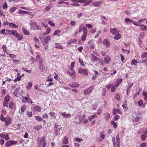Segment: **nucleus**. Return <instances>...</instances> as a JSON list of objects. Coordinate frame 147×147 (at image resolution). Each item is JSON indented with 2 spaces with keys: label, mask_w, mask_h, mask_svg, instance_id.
I'll return each mask as SVG.
<instances>
[{
  "label": "nucleus",
  "mask_w": 147,
  "mask_h": 147,
  "mask_svg": "<svg viewBox=\"0 0 147 147\" xmlns=\"http://www.w3.org/2000/svg\"><path fill=\"white\" fill-rule=\"evenodd\" d=\"M30 28L34 30H41L42 28L37 25L33 20H31L30 22Z\"/></svg>",
  "instance_id": "f257e3e1"
},
{
  "label": "nucleus",
  "mask_w": 147,
  "mask_h": 147,
  "mask_svg": "<svg viewBox=\"0 0 147 147\" xmlns=\"http://www.w3.org/2000/svg\"><path fill=\"white\" fill-rule=\"evenodd\" d=\"M45 140V136L42 137L40 139L39 138H38L37 144L40 147L41 145H42V147H45V146L46 142Z\"/></svg>",
  "instance_id": "f03ea898"
},
{
  "label": "nucleus",
  "mask_w": 147,
  "mask_h": 147,
  "mask_svg": "<svg viewBox=\"0 0 147 147\" xmlns=\"http://www.w3.org/2000/svg\"><path fill=\"white\" fill-rule=\"evenodd\" d=\"M45 68V65L42 62V59H40L39 61V69L41 71L43 72L44 71Z\"/></svg>",
  "instance_id": "7ed1b4c3"
},
{
  "label": "nucleus",
  "mask_w": 147,
  "mask_h": 147,
  "mask_svg": "<svg viewBox=\"0 0 147 147\" xmlns=\"http://www.w3.org/2000/svg\"><path fill=\"white\" fill-rule=\"evenodd\" d=\"M94 88L93 86H91L89 88L86 89L84 91V92L86 95H88L92 93Z\"/></svg>",
  "instance_id": "20e7f679"
},
{
  "label": "nucleus",
  "mask_w": 147,
  "mask_h": 147,
  "mask_svg": "<svg viewBox=\"0 0 147 147\" xmlns=\"http://www.w3.org/2000/svg\"><path fill=\"white\" fill-rule=\"evenodd\" d=\"M103 2L102 1H100L95 2L92 4V5L96 7H99L102 4Z\"/></svg>",
  "instance_id": "39448f33"
},
{
  "label": "nucleus",
  "mask_w": 147,
  "mask_h": 147,
  "mask_svg": "<svg viewBox=\"0 0 147 147\" xmlns=\"http://www.w3.org/2000/svg\"><path fill=\"white\" fill-rule=\"evenodd\" d=\"M111 61L110 57L108 55L106 56L104 58V62L106 64H109Z\"/></svg>",
  "instance_id": "423d86ee"
},
{
  "label": "nucleus",
  "mask_w": 147,
  "mask_h": 147,
  "mask_svg": "<svg viewBox=\"0 0 147 147\" xmlns=\"http://www.w3.org/2000/svg\"><path fill=\"white\" fill-rule=\"evenodd\" d=\"M103 44L107 48H109L110 46V43L107 39H105L104 40Z\"/></svg>",
  "instance_id": "0eeeda50"
},
{
  "label": "nucleus",
  "mask_w": 147,
  "mask_h": 147,
  "mask_svg": "<svg viewBox=\"0 0 147 147\" xmlns=\"http://www.w3.org/2000/svg\"><path fill=\"white\" fill-rule=\"evenodd\" d=\"M9 107L11 109H13L16 107L14 103L12 101L9 102Z\"/></svg>",
  "instance_id": "6e6552de"
},
{
  "label": "nucleus",
  "mask_w": 147,
  "mask_h": 147,
  "mask_svg": "<svg viewBox=\"0 0 147 147\" xmlns=\"http://www.w3.org/2000/svg\"><path fill=\"white\" fill-rule=\"evenodd\" d=\"M117 30L116 28H110V32L113 34L115 35L117 33Z\"/></svg>",
  "instance_id": "1a4fd4ad"
},
{
  "label": "nucleus",
  "mask_w": 147,
  "mask_h": 147,
  "mask_svg": "<svg viewBox=\"0 0 147 147\" xmlns=\"http://www.w3.org/2000/svg\"><path fill=\"white\" fill-rule=\"evenodd\" d=\"M133 85V83H131L130 84H129L128 85V88H127V92H126L127 94H128V93L130 92V91L131 89V87Z\"/></svg>",
  "instance_id": "9d476101"
},
{
  "label": "nucleus",
  "mask_w": 147,
  "mask_h": 147,
  "mask_svg": "<svg viewBox=\"0 0 147 147\" xmlns=\"http://www.w3.org/2000/svg\"><path fill=\"white\" fill-rule=\"evenodd\" d=\"M70 86L71 87L76 88L79 86V84L77 82H74L70 84Z\"/></svg>",
  "instance_id": "9b49d317"
},
{
  "label": "nucleus",
  "mask_w": 147,
  "mask_h": 147,
  "mask_svg": "<svg viewBox=\"0 0 147 147\" xmlns=\"http://www.w3.org/2000/svg\"><path fill=\"white\" fill-rule=\"evenodd\" d=\"M5 125L7 126L11 123V119L9 117L6 120H5Z\"/></svg>",
  "instance_id": "f8f14e48"
},
{
  "label": "nucleus",
  "mask_w": 147,
  "mask_h": 147,
  "mask_svg": "<svg viewBox=\"0 0 147 147\" xmlns=\"http://www.w3.org/2000/svg\"><path fill=\"white\" fill-rule=\"evenodd\" d=\"M91 59L92 60L95 62L97 61L99 59L97 57L94 55H92L91 57Z\"/></svg>",
  "instance_id": "ddd939ff"
},
{
  "label": "nucleus",
  "mask_w": 147,
  "mask_h": 147,
  "mask_svg": "<svg viewBox=\"0 0 147 147\" xmlns=\"http://www.w3.org/2000/svg\"><path fill=\"white\" fill-rule=\"evenodd\" d=\"M9 25L10 27L16 28H18V25H16L15 23H10L9 24Z\"/></svg>",
  "instance_id": "4468645a"
},
{
  "label": "nucleus",
  "mask_w": 147,
  "mask_h": 147,
  "mask_svg": "<svg viewBox=\"0 0 147 147\" xmlns=\"http://www.w3.org/2000/svg\"><path fill=\"white\" fill-rule=\"evenodd\" d=\"M45 41L44 42L47 43L51 40V37L50 36H48L44 38Z\"/></svg>",
  "instance_id": "2eb2a0df"
},
{
  "label": "nucleus",
  "mask_w": 147,
  "mask_h": 147,
  "mask_svg": "<svg viewBox=\"0 0 147 147\" xmlns=\"http://www.w3.org/2000/svg\"><path fill=\"white\" fill-rule=\"evenodd\" d=\"M62 116L65 118H69L71 116V115L65 112L62 113Z\"/></svg>",
  "instance_id": "dca6fc26"
},
{
  "label": "nucleus",
  "mask_w": 147,
  "mask_h": 147,
  "mask_svg": "<svg viewBox=\"0 0 147 147\" xmlns=\"http://www.w3.org/2000/svg\"><path fill=\"white\" fill-rule=\"evenodd\" d=\"M51 29L49 28H48L47 29L46 31L45 32L43 33V35L44 36H46L48 34H49L51 30Z\"/></svg>",
  "instance_id": "f3484780"
},
{
  "label": "nucleus",
  "mask_w": 147,
  "mask_h": 147,
  "mask_svg": "<svg viewBox=\"0 0 147 147\" xmlns=\"http://www.w3.org/2000/svg\"><path fill=\"white\" fill-rule=\"evenodd\" d=\"M40 108L38 106H36L34 107V110L35 112H40Z\"/></svg>",
  "instance_id": "a211bd4d"
},
{
  "label": "nucleus",
  "mask_w": 147,
  "mask_h": 147,
  "mask_svg": "<svg viewBox=\"0 0 147 147\" xmlns=\"http://www.w3.org/2000/svg\"><path fill=\"white\" fill-rule=\"evenodd\" d=\"M24 98V99L28 103H32V100L29 97L25 96Z\"/></svg>",
  "instance_id": "6ab92c4d"
},
{
  "label": "nucleus",
  "mask_w": 147,
  "mask_h": 147,
  "mask_svg": "<svg viewBox=\"0 0 147 147\" xmlns=\"http://www.w3.org/2000/svg\"><path fill=\"white\" fill-rule=\"evenodd\" d=\"M10 98V97L9 95H7L5 98L4 101L8 102L9 101Z\"/></svg>",
  "instance_id": "aec40b11"
},
{
  "label": "nucleus",
  "mask_w": 147,
  "mask_h": 147,
  "mask_svg": "<svg viewBox=\"0 0 147 147\" xmlns=\"http://www.w3.org/2000/svg\"><path fill=\"white\" fill-rule=\"evenodd\" d=\"M55 47L57 48L62 49L63 46L60 43H57L55 45Z\"/></svg>",
  "instance_id": "412c9836"
},
{
  "label": "nucleus",
  "mask_w": 147,
  "mask_h": 147,
  "mask_svg": "<svg viewBox=\"0 0 147 147\" xmlns=\"http://www.w3.org/2000/svg\"><path fill=\"white\" fill-rule=\"evenodd\" d=\"M61 31L60 30H56L53 33V34L54 35H58L60 36V35L59 34L61 33Z\"/></svg>",
  "instance_id": "4be33fe9"
},
{
  "label": "nucleus",
  "mask_w": 147,
  "mask_h": 147,
  "mask_svg": "<svg viewBox=\"0 0 147 147\" xmlns=\"http://www.w3.org/2000/svg\"><path fill=\"white\" fill-rule=\"evenodd\" d=\"M104 115L105 119L106 120H107L109 119L110 117V115L109 113H106L104 114Z\"/></svg>",
  "instance_id": "5701e85b"
},
{
  "label": "nucleus",
  "mask_w": 147,
  "mask_h": 147,
  "mask_svg": "<svg viewBox=\"0 0 147 147\" xmlns=\"http://www.w3.org/2000/svg\"><path fill=\"white\" fill-rule=\"evenodd\" d=\"M137 63V60L135 59H133L131 61V65L136 66Z\"/></svg>",
  "instance_id": "b1692460"
},
{
  "label": "nucleus",
  "mask_w": 147,
  "mask_h": 147,
  "mask_svg": "<svg viewBox=\"0 0 147 147\" xmlns=\"http://www.w3.org/2000/svg\"><path fill=\"white\" fill-rule=\"evenodd\" d=\"M43 45L44 47L45 50H47L48 49V45L47 43L43 42Z\"/></svg>",
  "instance_id": "393cba45"
},
{
  "label": "nucleus",
  "mask_w": 147,
  "mask_h": 147,
  "mask_svg": "<svg viewBox=\"0 0 147 147\" xmlns=\"http://www.w3.org/2000/svg\"><path fill=\"white\" fill-rule=\"evenodd\" d=\"M142 58H145L147 57V52H143L141 55Z\"/></svg>",
  "instance_id": "a878e982"
},
{
  "label": "nucleus",
  "mask_w": 147,
  "mask_h": 147,
  "mask_svg": "<svg viewBox=\"0 0 147 147\" xmlns=\"http://www.w3.org/2000/svg\"><path fill=\"white\" fill-rule=\"evenodd\" d=\"M63 142L65 144H67L68 142V138L67 136H65L63 141Z\"/></svg>",
  "instance_id": "bb28decb"
},
{
  "label": "nucleus",
  "mask_w": 147,
  "mask_h": 147,
  "mask_svg": "<svg viewBox=\"0 0 147 147\" xmlns=\"http://www.w3.org/2000/svg\"><path fill=\"white\" fill-rule=\"evenodd\" d=\"M42 127V125L39 126H36L34 127V129L36 130H38L40 129Z\"/></svg>",
  "instance_id": "cd10ccee"
},
{
  "label": "nucleus",
  "mask_w": 147,
  "mask_h": 147,
  "mask_svg": "<svg viewBox=\"0 0 147 147\" xmlns=\"http://www.w3.org/2000/svg\"><path fill=\"white\" fill-rule=\"evenodd\" d=\"M142 89L140 88H139L138 89V91L136 93L134 94V96L135 97H136L137 96L139 95L141 93V91L142 90Z\"/></svg>",
  "instance_id": "c85d7f7f"
},
{
  "label": "nucleus",
  "mask_w": 147,
  "mask_h": 147,
  "mask_svg": "<svg viewBox=\"0 0 147 147\" xmlns=\"http://www.w3.org/2000/svg\"><path fill=\"white\" fill-rule=\"evenodd\" d=\"M22 31L23 32V33H24L25 34V35H29L30 33L29 32H28V31L27 30L24 28H22Z\"/></svg>",
  "instance_id": "c756f323"
},
{
  "label": "nucleus",
  "mask_w": 147,
  "mask_h": 147,
  "mask_svg": "<svg viewBox=\"0 0 147 147\" xmlns=\"http://www.w3.org/2000/svg\"><path fill=\"white\" fill-rule=\"evenodd\" d=\"M18 33L17 32L16 30H11V34L15 36H17Z\"/></svg>",
  "instance_id": "7c9ffc66"
},
{
  "label": "nucleus",
  "mask_w": 147,
  "mask_h": 147,
  "mask_svg": "<svg viewBox=\"0 0 147 147\" xmlns=\"http://www.w3.org/2000/svg\"><path fill=\"white\" fill-rule=\"evenodd\" d=\"M77 41V40L76 39H71L68 41V45H70L71 44L73 43L76 42Z\"/></svg>",
  "instance_id": "2f4dec72"
},
{
  "label": "nucleus",
  "mask_w": 147,
  "mask_h": 147,
  "mask_svg": "<svg viewBox=\"0 0 147 147\" xmlns=\"http://www.w3.org/2000/svg\"><path fill=\"white\" fill-rule=\"evenodd\" d=\"M121 37V35L119 33H118L114 36V38L115 40H118Z\"/></svg>",
  "instance_id": "473e14b6"
},
{
  "label": "nucleus",
  "mask_w": 147,
  "mask_h": 147,
  "mask_svg": "<svg viewBox=\"0 0 147 147\" xmlns=\"http://www.w3.org/2000/svg\"><path fill=\"white\" fill-rule=\"evenodd\" d=\"M142 94L144 96V99L146 100H147V93L145 91H144L142 93Z\"/></svg>",
  "instance_id": "72a5a7b5"
},
{
  "label": "nucleus",
  "mask_w": 147,
  "mask_h": 147,
  "mask_svg": "<svg viewBox=\"0 0 147 147\" xmlns=\"http://www.w3.org/2000/svg\"><path fill=\"white\" fill-rule=\"evenodd\" d=\"M52 7V6L51 5L47 6L45 9L44 10L46 11H49Z\"/></svg>",
  "instance_id": "f704fd0d"
},
{
  "label": "nucleus",
  "mask_w": 147,
  "mask_h": 147,
  "mask_svg": "<svg viewBox=\"0 0 147 147\" xmlns=\"http://www.w3.org/2000/svg\"><path fill=\"white\" fill-rule=\"evenodd\" d=\"M125 21L126 22L132 23L133 22V20L127 18H125Z\"/></svg>",
  "instance_id": "c9c22d12"
},
{
  "label": "nucleus",
  "mask_w": 147,
  "mask_h": 147,
  "mask_svg": "<svg viewBox=\"0 0 147 147\" xmlns=\"http://www.w3.org/2000/svg\"><path fill=\"white\" fill-rule=\"evenodd\" d=\"M141 27L140 28L142 30V31H144L145 30H146V26L144 25V24H142L140 25V26Z\"/></svg>",
  "instance_id": "e433bc0d"
},
{
  "label": "nucleus",
  "mask_w": 147,
  "mask_h": 147,
  "mask_svg": "<svg viewBox=\"0 0 147 147\" xmlns=\"http://www.w3.org/2000/svg\"><path fill=\"white\" fill-rule=\"evenodd\" d=\"M35 119L37 121L39 122H40L43 120L42 118L41 117L38 116H36Z\"/></svg>",
  "instance_id": "4c0bfd02"
},
{
  "label": "nucleus",
  "mask_w": 147,
  "mask_h": 147,
  "mask_svg": "<svg viewBox=\"0 0 147 147\" xmlns=\"http://www.w3.org/2000/svg\"><path fill=\"white\" fill-rule=\"evenodd\" d=\"M28 85L26 86V88L30 90L31 89L32 86V83L30 82L28 83Z\"/></svg>",
  "instance_id": "58836bf2"
},
{
  "label": "nucleus",
  "mask_w": 147,
  "mask_h": 147,
  "mask_svg": "<svg viewBox=\"0 0 147 147\" xmlns=\"http://www.w3.org/2000/svg\"><path fill=\"white\" fill-rule=\"evenodd\" d=\"M112 141L113 142V147H115L116 145L115 142V138L114 137H113L112 138Z\"/></svg>",
  "instance_id": "ea45409f"
},
{
  "label": "nucleus",
  "mask_w": 147,
  "mask_h": 147,
  "mask_svg": "<svg viewBox=\"0 0 147 147\" xmlns=\"http://www.w3.org/2000/svg\"><path fill=\"white\" fill-rule=\"evenodd\" d=\"M0 119L3 121H5V118L4 117L3 115L2 114L0 116Z\"/></svg>",
  "instance_id": "a19ab883"
},
{
  "label": "nucleus",
  "mask_w": 147,
  "mask_h": 147,
  "mask_svg": "<svg viewBox=\"0 0 147 147\" xmlns=\"http://www.w3.org/2000/svg\"><path fill=\"white\" fill-rule=\"evenodd\" d=\"M83 31L84 34H87V28L85 26L83 27Z\"/></svg>",
  "instance_id": "79ce46f5"
},
{
  "label": "nucleus",
  "mask_w": 147,
  "mask_h": 147,
  "mask_svg": "<svg viewBox=\"0 0 147 147\" xmlns=\"http://www.w3.org/2000/svg\"><path fill=\"white\" fill-rule=\"evenodd\" d=\"M60 128H61V125H55L54 127V129H57V130H58V131H60Z\"/></svg>",
  "instance_id": "37998d69"
},
{
  "label": "nucleus",
  "mask_w": 147,
  "mask_h": 147,
  "mask_svg": "<svg viewBox=\"0 0 147 147\" xmlns=\"http://www.w3.org/2000/svg\"><path fill=\"white\" fill-rule=\"evenodd\" d=\"M103 132H101L100 133V137L102 139H103L105 138V135L103 134Z\"/></svg>",
  "instance_id": "c03bdc74"
},
{
  "label": "nucleus",
  "mask_w": 147,
  "mask_h": 147,
  "mask_svg": "<svg viewBox=\"0 0 147 147\" xmlns=\"http://www.w3.org/2000/svg\"><path fill=\"white\" fill-rule=\"evenodd\" d=\"M138 104L139 106L142 107L143 105V102L142 100H140L138 102Z\"/></svg>",
  "instance_id": "a18cd8bd"
},
{
  "label": "nucleus",
  "mask_w": 147,
  "mask_h": 147,
  "mask_svg": "<svg viewBox=\"0 0 147 147\" xmlns=\"http://www.w3.org/2000/svg\"><path fill=\"white\" fill-rule=\"evenodd\" d=\"M59 131H58V130L55 129L53 135L55 136H56L58 135Z\"/></svg>",
  "instance_id": "49530a36"
},
{
  "label": "nucleus",
  "mask_w": 147,
  "mask_h": 147,
  "mask_svg": "<svg viewBox=\"0 0 147 147\" xmlns=\"http://www.w3.org/2000/svg\"><path fill=\"white\" fill-rule=\"evenodd\" d=\"M16 37L18 40H20L23 38L22 36L21 35H19L18 34L17 36H16Z\"/></svg>",
  "instance_id": "de8ad7c7"
},
{
  "label": "nucleus",
  "mask_w": 147,
  "mask_h": 147,
  "mask_svg": "<svg viewBox=\"0 0 147 147\" xmlns=\"http://www.w3.org/2000/svg\"><path fill=\"white\" fill-rule=\"evenodd\" d=\"M19 13L20 14H28V12L27 11L23 10H20Z\"/></svg>",
  "instance_id": "09e8293b"
},
{
  "label": "nucleus",
  "mask_w": 147,
  "mask_h": 147,
  "mask_svg": "<svg viewBox=\"0 0 147 147\" xmlns=\"http://www.w3.org/2000/svg\"><path fill=\"white\" fill-rule=\"evenodd\" d=\"M122 79H119L117 81V83L116 85V86H118L119 84L122 82Z\"/></svg>",
  "instance_id": "8fccbe9b"
},
{
  "label": "nucleus",
  "mask_w": 147,
  "mask_h": 147,
  "mask_svg": "<svg viewBox=\"0 0 147 147\" xmlns=\"http://www.w3.org/2000/svg\"><path fill=\"white\" fill-rule=\"evenodd\" d=\"M26 107V106L25 105H23L21 107V111L22 112H23L25 110Z\"/></svg>",
  "instance_id": "3c124183"
},
{
  "label": "nucleus",
  "mask_w": 147,
  "mask_h": 147,
  "mask_svg": "<svg viewBox=\"0 0 147 147\" xmlns=\"http://www.w3.org/2000/svg\"><path fill=\"white\" fill-rule=\"evenodd\" d=\"M111 124L113 125V126L114 128H115L117 127V125L116 123L114 121H111Z\"/></svg>",
  "instance_id": "603ef678"
},
{
  "label": "nucleus",
  "mask_w": 147,
  "mask_h": 147,
  "mask_svg": "<svg viewBox=\"0 0 147 147\" xmlns=\"http://www.w3.org/2000/svg\"><path fill=\"white\" fill-rule=\"evenodd\" d=\"M10 141V143L11 145L16 144L17 143V141L13 140H11Z\"/></svg>",
  "instance_id": "864d4df0"
},
{
  "label": "nucleus",
  "mask_w": 147,
  "mask_h": 147,
  "mask_svg": "<svg viewBox=\"0 0 147 147\" xmlns=\"http://www.w3.org/2000/svg\"><path fill=\"white\" fill-rule=\"evenodd\" d=\"M82 73L83 74L87 75H88V72L86 69H83V70H82Z\"/></svg>",
  "instance_id": "5fc2aeb1"
},
{
  "label": "nucleus",
  "mask_w": 147,
  "mask_h": 147,
  "mask_svg": "<svg viewBox=\"0 0 147 147\" xmlns=\"http://www.w3.org/2000/svg\"><path fill=\"white\" fill-rule=\"evenodd\" d=\"M79 62L80 63V65L82 66H85V65L83 63V61L82 59H81L80 58H79Z\"/></svg>",
  "instance_id": "6e6d98bb"
},
{
  "label": "nucleus",
  "mask_w": 147,
  "mask_h": 147,
  "mask_svg": "<svg viewBox=\"0 0 147 147\" xmlns=\"http://www.w3.org/2000/svg\"><path fill=\"white\" fill-rule=\"evenodd\" d=\"M106 89L105 88H103L102 89V95L103 96H105L106 94Z\"/></svg>",
  "instance_id": "4d7b16f0"
},
{
  "label": "nucleus",
  "mask_w": 147,
  "mask_h": 147,
  "mask_svg": "<svg viewBox=\"0 0 147 147\" xmlns=\"http://www.w3.org/2000/svg\"><path fill=\"white\" fill-rule=\"evenodd\" d=\"M75 140L78 142H80L81 141H83V139L81 138H76L75 139Z\"/></svg>",
  "instance_id": "13d9d810"
},
{
  "label": "nucleus",
  "mask_w": 147,
  "mask_h": 147,
  "mask_svg": "<svg viewBox=\"0 0 147 147\" xmlns=\"http://www.w3.org/2000/svg\"><path fill=\"white\" fill-rule=\"evenodd\" d=\"M117 87V86H116V85L113 86L111 88V91L112 92H114L116 89Z\"/></svg>",
  "instance_id": "bf43d9fd"
},
{
  "label": "nucleus",
  "mask_w": 147,
  "mask_h": 147,
  "mask_svg": "<svg viewBox=\"0 0 147 147\" xmlns=\"http://www.w3.org/2000/svg\"><path fill=\"white\" fill-rule=\"evenodd\" d=\"M6 33H5L6 34H8L9 35H10L11 34V30H6Z\"/></svg>",
  "instance_id": "052dcab7"
},
{
  "label": "nucleus",
  "mask_w": 147,
  "mask_h": 147,
  "mask_svg": "<svg viewBox=\"0 0 147 147\" xmlns=\"http://www.w3.org/2000/svg\"><path fill=\"white\" fill-rule=\"evenodd\" d=\"M87 34H84L82 36V41H84L86 39V36Z\"/></svg>",
  "instance_id": "680f3d73"
},
{
  "label": "nucleus",
  "mask_w": 147,
  "mask_h": 147,
  "mask_svg": "<svg viewBox=\"0 0 147 147\" xmlns=\"http://www.w3.org/2000/svg\"><path fill=\"white\" fill-rule=\"evenodd\" d=\"M120 56L121 58V61L122 62H123L124 61V60L125 59V57L123 55H122L121 54H120Z\"/></svg>",
  "instance_id": "e2e57ef3"
},
{
  "label": "nucleus",
  "mask_w": 147,
  "mask_h": 147,
  "mask_svg": "<svg viewBox=\"0 0 147 147\" xmlns=\"http://www.w3.org/2000/svg\"><path fill=\"white\" fill-rule=\"evenodd\" d=\"M115 98L117 100H119L120 99L119 95V94H117L115 95Z\"/></svg>",
  "instance_id": "0e129e2a"
},
{
  "label": "nucleus",
  "mask_w": 147,
  "mask_h": 147,
  "mask_svg": "<svg viewBox=\"0 0 147 147\" xmlns=\"http://www.w3.org/2000/svg\"><path fill=\"white\" fill-rule=\"evenodd\" d=\"M146 136L145 134L142 135H141V137L142 140H145L146 137Z\"/></svg>",
  "instance_id": "69168bd1"
},
{
  "label": "nucleus",
  "mask_w": 147,
  "mask_h": 147,
  "mask_svg": "<svg viewBox=\"0 0 147 147\" xmlns=\"http://www.w3.org/2000/svg\"><path fill=\"white\" fill-rule=\"evenodd\" d=\"M16 8L15 7H12L10 9V11L11 13L13 12L16 9Z\"/></svg>",
  "instance_id": "338daca9"
},
{
  "label": "nucleus",
  "mask_w": 147,
  "mask_h": 147,
  "mask_svg": "<svg viewBox=\"0 0 147 147\" xmlns=\"http://www.w3.org/2000/svg\"><path fill=\"white\" fill-rule=\"evenodd\" d=\"M48 23L50 25L52 26H55V24L54 23L51 21H49L48 22Z\"/></svg>",
  "instance_id": "774afa93"
}]
</instances>
